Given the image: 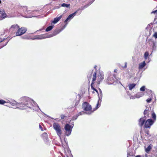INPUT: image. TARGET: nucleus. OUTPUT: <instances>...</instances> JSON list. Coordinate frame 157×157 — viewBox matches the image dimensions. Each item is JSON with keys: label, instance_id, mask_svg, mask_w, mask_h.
<instances>
[{"label": "nucleus", "instance_id": "nucleus-36", "mask_svg": "<svg viewBox=\"0 0 157 157\" xmlns=\"http://www.w3.org/2000/svg\"><path fill=\"white\" fill-rule=\"evenodd\" d=\"M145 133L146 134H147V135H150L149 132L148 130H145Z\"/></svg>", "mask_w": 157, "mask_h": 157}, {"label": "nucleus", "instance_id": "nucleus-2", "mask_svg": "<svg viewBox=\"0 0 157 157\" xmlns=\"http://www.w3.org/2000/svg\"><path fill=\"white\" fill-rule=\"evenodd\" d=\"M21 102L19 103L15 101H13L12 104L13 105H15L21 109H25L28 108H30L32 105L31 101L29 97H22L20 98Z\"/></svg>", "mask_w": 157, "mask_h": 157}, {"label": "nucleus", "instance_id": "nucleus-13", "mask_svg": "<svg viewBox=\"0 0 157 157\" xmlns=\"http://www.w3.org/2000/svg\"><path fill=\"white\" fill-rule=\"evenodd\" d=\"M146 63L145 61H143L142 62L140 63L139 64V69H141L143 68L145 65Z\"/></svg>", "mask_w": 157, "mask_h": 157}, {"label": "nucleus", "instance_id": "nucleus-55", "mask_svg": "<svg viewBox=\"0 0 157 157\" xmlns=\"http://www.w3.org/2000/svg\"><path fill=\"white\" fill-rule=\"evenodd\" d=\"M71 157H72V155L71 154Z\"/></svg>", "mask_w": 157, "mask_h": 157}, {"label": "nucleus", "instance_id": "nucleus-53", "mask_svg": "<svg viewBox=\"0 0 157 157\" xmlns=\"http://www.w3.org/2000/svg\"><path fill=\"white\" fill-rule=\"evenodd\" d=\"M1 3V0H0V4Z\"/></svg>", "mask_w": 157, "mask_h": 157}, {"label": "nucleus", "instance_id": "nucleus-9", "mask_svg": "<svg viewBox=\"0 0 157 157\" xmlns=\"http://www.w3.org/2000/svg\"><path fill=\"white\" fill-rule=\"evenodd\" d=\"M0 16L2 19H3L6 17L7 15L3 9H0Z\"/></svg>", "mask_w": 157, "mask_h": 157}, {"label": "nucleus", "instance_id": "nucleus-3", "mask_svg": "<svg viewBox=\"0 0 157 157\" xmlns=\"http://www.w3.org/2000/svg\"><path fill=\"white\" fill-rule=\"evenodd\" d=\"M27 31L26 28L22 27L21 28L19 26V28L16 32V35L17 36H20L25 34Z\"/></svg>", "mask_w": 157, "mask_h": 157}, {"label": "nucleus", "instance_id": "nucleus-54", "mask_svg": "<svg viewBox=\"0 0 157 157\" xmlns=\"http://www.w3.org/2000/svg\"><path fill=\"white\" fill-rule=\"evenodd\" d=\"M67 151L68 152V149H67Z\"/></svg>", "mask_w": 157, "mask_h": 157}, {"label": "nucleus", "instance_id": "nucleus-37", "mask_svg": "<svg viewBox=\"0 0 157 157\" xmlns=\"http://www.w3.org/2000/svg\"><path fill=\"white\" fill-rule=\"evenodd\" d=\"M65 116L63 115H61L60 116V117L62 119H63L64 118Z\"/></svg>", "mask_w": 157, "mask_h": 157}, {"label": "nucleus", "instance_id": "nucleus-12", "mask_svg": "<svg viewBox=\"0 0 157 157\" xmlns=\"http://www.w3.org/2000/svg\"><path fill=\"white\" fill-rule=\"evenodd\" d=\"M149 112L150 111L148 109H145L144 110V117L145 118L148 117L149 115Z\"/></svg>", "mask_w": 157, "mask_h": 157}, {"label": "nucleus", "instance_id": "nucleus-46", "mask_svg": "<svg viewBox=\"0 0 157 157\" xmlns=\"http://www.w3.org/2000/svg\"><path fill=\"white\" fill-rule=\"evenodd\" d=\"M43 136H44V135H47V133L45 132H44V133L42 135Z\"/></svg>", "mask_w": 157, "mask_h": 157}, {"label": "nucleus", "instance_id": "nucleus-31", "mask_svg": "<svg viewBox=\"0 0 157 157\" xmlns=\"http://www.w3.org/2000/svg\"><path fill=\"white\" fill-rule=\"evenodd\" d=\"M145 86H142L140 88V90L142 91H144L145 90Z\"/></svg>", "mask_w": 157, "mask_h": 157}, {"label": "nucleus", "instance_id": "nucleus-14", "mask_svg": "<svg viewBox=\"0 0 157 157\" xmlns=\"http://www.w3.org/2000/svg\"><path fill=\"white\" fill-rule=\"evenodd\" d=\"M62 16L61 15L58 17H56L54 19L53 21L52 22L54 24H55L58 22L61 18Z\"/></svg>", "mask_w": 157, "mask_h": 157}, {"label": "nucleus", "instance_id": "nucleus-44", "mask_svg": "<svg viewBox=\"0 0 157 157\" xmlns=\"http://www.w3.org/2000/svg\"><path fill=\"white\" fill-rule=\"evenodd\" d=\"M127 63H125V65H124V67L125 68H126L127 67Z\"/></svg>", "mask_w": 157, "mask_h": 157}, {"label": "nucleus", "instance_id": "nucleus-17", "mask_svg": "<svg viewBox=\"0 0 157 157\" xmlns=\"http://www.w3.org/2000/svg\"><path fill=\"white\" fill-rule=\"evenodd\" d=\"M136 84L135 83H132L129 85V89L130 90H132L133 88H134Z\"/></svg>", "mask_w": 157, "mask_h": 157}, {"label": "nucleus", "instance_id": "nucleus-38", "mask_svg": "<svg viewBox=\"0 0 157 157\" xmlns=\"http://www.w3.org/2000/svg\"><path fill=\"white\" fill-rule=\"evenodd\" d=\"M130 98L131 99H133L135 98V97L133 96H130Z\"/></svg>", "mask_w": 157, "mask_h": 157}, {"label": "nucleus", "instance_id": "nucleus-51", "mask_svg": "<svg viewBox=\"0 0 157 157\" xmlns=\"http://www.w3.org/2000/svg\"><path fill=\"white\" fill-rule=\"evenodd\" d=\"M78 114L79 115H81L82 114V112H80Z\"/></svg>", "mask_w": 157, "mask_h": 157}, {"label": "nucleus", "instance_id": "nucleus-8", "mask_svg": "<svg viewBox=\"0 0 157 157\" xmlns=\"http://www.w3.org/2000/svg\"><path fill=\"white\" fill-rule=\"evenodd\" d=\"M115 81V79H114L112 75H110L107 78L106 82L109 84H113Z\"/></svg>", "mask_w": 157, "mask_h": 157}, {"label": "nucleus", "instance_id": "nucleus-20", "mask_svg": "<svg viewBox=\"0 0 157 157\" xmlns=\"http://www.w3.org/2000/svg\"><path fill=\"white\" fill-rule=\"evenodd\" d=\"M74 102L75 103V106L73 108H73V109L75 110L76 108L75 107L78 105L79 102V101L75 100L74 101Z\"/></svg>", "mask_w": 157, "mask_h": 157}, {"label": "nucleus", "instance_id": "nucleus-42", "mask_svg": "<svg viewBox=\"0 0 157 157\" xmlns=\"http://www.w3.org/2000/svg\"><path fill=\"white\" fill-rule=\"evenodd\" d=\"M112 76H113V78H114V79H115V78L116 79V75L115 74H113V75H112Z\"/></svg>", "mask_w": 157, "mask_h": 157}, {"label": "nucleus", "instance_id": "nucleus-25", "mask_svg": "<svg viewBox=\"0 0 157 157\" xmlns=\"http://www.w3.org/2000/svg\"><path fill=\"white\" fill-rule=\"evenodd\" d=\"M65 129L67 132H69V124H67L65 127Z\"/></svg>", "mask_w": 157, "mask_h": 157}, {"label": "nucleus", "instance_id": "nucleus-33", "mask_svg": "<svg viewBox=\"0 0 157 157\" xmlns=\"http://www.w3.org/2000/svg\"><path fill=\"white\" fill-rule=\"evenodd\" d=\"M69 136V133H67V132L66 133L65 137L64 138V140L66 142V140H67V139L66 138V136Z\"/></svg>", "mask_w": 157, "mask_h": 157}, {"label": "nucleus", "instance_id": "nucleus-22", "mask_svg": "<svg viewBox=\"0 0 157 157\" xmlns=\"http://www.w3.org/2000/svg\"><path fill=\"white\" fill-rule=\"evenodd\" d=\"M94 84H91V88L92 90H94L96 91L97 93L98 94V90L94 87Z\"/></svg>", "mask_w": 157, "mask_h": 157}, {"label": "nucleus", "instance_id": "nucleus-11", "mask_svg": "<svg viewBox=\"0 0 157 157\" xmlns=\"http://www.w3.org/2000/svg\"><path fill=\"white\" fill-rule=\"evenodd\" d=\"M146 119L144 117H142L140 118L139 120V124L141 127H142L145 124Z\"/></svg>", "mask_w": 157, "mask_h": 157}, {"label": "nucleus", "instance_id": "nucleus-10", "mask_svg": "<svg viewBox=\"0 0 157 157\" xmlns=\"http://www.w3.org/2000/svg\"><path fill=\"white\" fill-rule=\"evenodd\" d=\"M8 41L7 38L2 39L0 38V42H3L2 45L1 46V48L6 45L8 43Z\"/></svg>", "mask_w": 157, "mask_h": 157}, {"label": "nucleus", "instance_id": "nucleus-19", "mask_svg": "<svg viewBox=\"0 0 157 157\" xmlns=\"http://www.w3.org/2000/svg\"><path fill=\"white\" fill-rule=\"evenodd\" d=\"M78 10L76 11L75 12L73 13H72L70 15H69V19L71 18H73V17L75 16L76 14V13H77L78 12Z\"/></svg>", "mask_w": 157, "mask_h": 157}, {"label": "nucleus", "instance_id": "nucleus-4", "mask_svg": "<svg viewBox=\"0 0 157 157\" xmlns=\"http://www.w3.org/2000/svg\"><path fill=\"white\" fill-rule=\"evenodd\" d=\"M53 127L54 129L56 130L57 135L60 137L62 134V131L61 129V128L58 123H54L53 125Z\"/></svg>", "mask_w": 157, "mask_h": 157}, {"label": "nucleus", "instance_id": "nucleus-45", "mask_svg": "<svg viewBox=\"0 0 157 157\" xmlns=\"http://www.w3.org/2000/svg\"><path fill=\"white\" fill-rule=\"evenodd\" d=\"M98 89H99V91L100 93V94H102V91H101V89L100 88H98Z\"/></svg>", "mask_w": 157, "mask_h": 157}, {"label": "nucleus", "instance_id": "nucleus-50", "mask_svg": "<svg viewBox=\"0 0 157 157\" xmlns=\"http://www.w3.org/2000/svg\"><path fill=\"white\" fill-rule=\"evenodd\" d=\"M117 72V69H115L114 70V72H116V73Z\"/></svg>", "mask_w": 157, "mask_h": 157}, {"label": "nucleus", "instance_id": "nucleus-5", "mask_svg": "<svg viewBox=\"0 0 157 157\" xmlns=\"http://www.w3.org/2000/svg\"><path fill=\"white\" fill-rule=\"evenodd\" d=\"M82 109L86 111H91L92 107L91 105L88 102H84L82 105Z\"/></svg>", "mask_w": 157, "mask_h": 157}, {"label": "nucleus", "instance_id": "nucleus-6", "mask_svg": "<svg viewBox=\"0 0 157 157\" xmlns=\"http://www.w3.org/2000/svg\"><path fill=\"white\" fill-rule=\"evenodd\" d=\"M19 25L17 24H14L11 26L9 29V30L12 33H16L19 28Z\"/></svg>", "mask_w": 157, "mask_h": 157}, {"label": "nucleus", "instance_id": "nucleus-7", "mask_svg": "<svg viewBox=\"0 0 157 157\" xmlns=\"http://www.w3.org/2000/svg\"><path fill=\"white\" fill-rule=\"evenodd\" d=\"M154 122L151 119H147L144 124V127L147 128H150L151 126L153 124Z\"/></svg>", "mask_w": 157, "mask_h": 157}, {"label": "nucleus", "instance_id": "nucleus-58", "mask_svg": "<svg viewBox=\"0 0 157 157\" xmlns=\"http://www.w3.org/2000/svg\"><path fill=\"white\" fill-rule=\"evenodd\" d=\"M97 86H97V85H96V87H97Z\"/></svg>", "mask_w": 157, "mask_h": 157}, {"label": "nucleus", "instance_id": "nucleus-48", "mask_svg": "<svg viewBox=\"0 0 157 157\" xmlns=\"http://www.w3.org/2000/svg\"><path fill=\"white\" fill-rule=\"evenodd\" d=\"M135 157H141V156L140 155H137Z\"/></svg>", "mask_w": 157, "mask_h": 157}, {"label": "nucleus", "instance_id": "nucleus-56", "mask_svg": "<svg viewBox=\"0 0 157 157\" xmlns=\"http://www.w3.org/2000/svg\"><path fill=\"white\" fill-rule=\"evenodd\" d=\"M40 128H41V126L40 125Z\"/></svg>", "mask_w": 157, "mask_h": 157}, {"label": "nucleus", "instance_id": "nucleus-21", "mask_svg": "<svg viewBox=\"0 0 157 157\" xmlns=\"http://www.w3.org/2000/svg\"><path fill=\"white\" fill-rule=\"evenodd\" d=\"M44 36V35H38L36 37V38L37 39H44L45 38V37Z\"/></svg>", "mask_w": 157, "mask_h": 157}, {"label": "nucleus", "instance_id": "nucleus-28", "mask_svg": "<svg viewBox=\"0 0 157 157\" xmlns=\"http://www.w3.org/2000/svg\"><path fill=\"white\" fill-rule=\"evenodd\" d=\"M79 116V115L78 114H76V115H75L73 117L72 120H76Z\"/></svg>", "mask_w": 157, "mask_h": 157}, {"label": "nucleus", "instance_id": "nucleus-23", "mask_svg": "<svg viewBox=\"0 0 157 157\" xmlns=\"http://www.w3.org/2000/svg\"><path fill=\"white\" fill-rule=\"evenodd\" d=\"M53 27V26H50L48 27L46 29V32H48L52 30Z\"/></svg>", "mask_w": 157, "mask_h": 157}, {"label": "nucleus", "instance_id": "nucleus-52", "mask_svg": "<svg viewBox=\"0 0 157 157\" xmlns=\"http://www.w3.org/2000/svg\"><path fill=\"white\" fill-rule=\"evenodd\" d=\"M97 67V66H96V65H95V66H94V68L95 69H96V67Z\"/></svg>", "mask_w": 157, "mask_h": 157}, {"label": "nucleus", "instance_id": "nucleus-16", "mask_svg": "<svg viewBox=\"0 0 157 157\" xmlns=\"http://www.w3.org/2000/svg\"><path fill=\"white\" fill-rule=\"evenodd\" d=\"M71 120H70L69 121V123H71V125L69 124V135L71 134V129L74 126V124H73V122L71 123Z\"/></svg>", "mask_w": 157, "mask_h": 157}, {"label": "nucleus", "instance_id": "nucleus-43", "mask_svg": "<svg viewBox=\"0 0 157 157\" xmlns=\"http://www.w3.org/2000/svg\"><path fill=\"white\" fill-rule=\"evenodd\" d=\"M152 13H157V10L153 11Z\"/></svg>", "mask_w": 157, "mask_h": 157}, {"label": "nucleus", "instance_id": "nucleus-40", "mask_svg": "<svg viewBox=\"0 0 157 157\" xmlns=\"http://www.w3.org/2000/svg\"><path fill=\"white\" fill-rule=\"evenodd\" d=\"M90 1L89 2L90 4H91L95 0H90Z\"/></svg>", "mask_w": 157, "mask_h": 157}, {"label": "nucleus", "instance_id": "nucleus-32", "mask_svg": "<svg viewBox=\"0 0 157 157\" xmlns=\"http://www.w3.org/2000/svg\"><path fill=\"white\" fill-rule=\"evenodd\" d=\"M151 98H149L147 99L146 101L147 103H149L151 102Z\"/></svg>", "mask_w": 157, "mask_h": 157}, {"label": "nucleus", "instance_id": "nucleus-49", "mask_svg": "<svg viewBox=\"0 0 157 157\" xmlns=\"http://www.w3.org/2000/svg\"><path fill=\"white\" fill-rule=\"evenodd\" d=\"M65 154H66V155L67 156V157H68V155L67 154V153H66V150H65Z\"/></svg>", "mask_w": 157, "mask_h": 157}, {"label": "nucleus", "instance_id": "nucleus-15", "mask_svg": "<svg viewBox=\"0 0 157 157\" xmlns=\"http://www.w3.org/2000/svg\"><path fill=\"white\" fill-rule=\"evenodd\" d=\"M152 145L151 144H150L145 149V151L146 153H148L149 151L152 149Z\"/></svg>", "mask_w": 157, "mask_h": 157}, {"label": "nucleus", "instance_id": "nucleus-57", "mask_svg": "<svg viewBox=\"0 0 157 157\" xmlns=\"http://www.w3.org/2000/svg\"><path fill=\"white\" fill-rule=\"evenodd\" d=\"M40 128H41V126L40 125Z\"/></svg>", "mask_w": 157, "mask_h": 157}, {"label": "nucleus", "instance_id": "nucleus-24", "mask_svg": "<svg viewBox=\"0 0 157 157\" xmlns=\"http://www.w3.org/2000/svg\"><path fill=\"white\" fill-rule=\"evenodd\" d=\"M149 40L150 42L149 44H152V47L154 48L155 45L154 41L152 39Z\"/></svg>", "mask_w": 157, "mask_h": 157}, {"label": "nucleus", "instance_id": "nucleus-29", "mask_svg": "<svg viewBox=\"0 0 157 157\" xmlns=\"http://www.w3.org/2000/svg\"><path fill=\"white\" fill-rule=\"evenodd\" d=\"M61 6L63 7H69V4H66L63 3L61 5Z\"/></svg>", "mask_w": 157, "mask_h": 157}, {"label": "nucleus", "instance_id": "nucleus-30", "mask_svg": "<svg viewBox=\"0 0 157 157\" xmlns=\"http://www.w3.org/2000/svg\"><path fill=\"white\" fill-rule=\"evenodd\" d=\"M6 103V101H5L0 100V104H3Z\"/></svg>", "mask_w": 157, "mask_h": 157}, {"label": "nucleus", "instance_id": "nucleus-39", "mask_svg": "<svg viewBox=\"0 0 157 157\" xmlns=\"http://www.w3.org/2000/svg\"><path fill=\"white\" fill-rule=\"evenodd\" d=\"M98 105H99V103H98H98H97V105H96V109H97L98 108Z\"/></svg>", "mask_w": 157, "mask_h": 157}, {"label": "nucleus", "instance_id": "nucleus-1", "mask_svg": "<svg viewBox=\"0 0 157 157\" xmlns=\"http://www.w3.org/2000/svg\"><path fill=\"white\" fill-rule=\"evenodd\" d=\"M87 78L89 82L92 78L91 84H94L96 83L98 85L104 79V75L102 73L100 72L98 73V71H96L93 74L92 72H89L87 74Z\"/></svg>", "mask_w": 157, "mask_h": 157}, {"label": "nucleus", "instance_id": "nucleus-47", "mask_svg": "<svg viewBox=\"0 0 157 157\" xmlns=\"http://www.w3.org/2000/svg\"><path fill=\"white\" fill-rule=\"evenodd\" d=\"M56 34L57 33L55 34H54V32H53V33H52V34L51 35V36L50 37L53 36L54 35H55V34Z\"/></svg>", "mask_w": 157, "mask_h": 157}, {"label": "nucleus", "instance_id": "nucleus-34", "mask_svg": "<svg viewBox=\"0 0 157 157\" xmlns=\"http://www.w3.org/2000/svg\"><path fill=\"white\" fill-rule=\"evenodd\" d=\"M154 36L155 38H157V32H155L153 35Z\"/></svg>", "mask_w": 157, "mask_h": 157}, {"label": "nucleus", "instance_id": "nucleus-35", "mask_svg": "<svg viewBox=\"0 0 157 157\" xmlns=\"http://www.w3.org/2000/svg\"><path fill=\"white\" fill-rule=\"evenodd\" d=\"M133 155L131 154L130 152L128 153L127 154V157H129L131 156H133Z\"/></svg>", "mask_w": 157, "mask_h": 157}, {"label": "nucleus", "instance_id": "nucleus-27", "mask_svg": "<svg viewBox=\"0 0 157 157\" xmlns=\"http://www.w3.org/2000/svg\"><path fill=\"white\" fill-rule=\"evenodd\" d=\"M143 95H142L140 93H138L136 95L135 97L137 98H140L142 97Z\"/></svg>", "mask_w": 157, "mask_h": 157}, {"label": "nucleus", "instance_id": "nucleus-41", "mask_svg": "<svg viewBox=\"0 0 157 157\" xmlns=\"http://www.w3.org/2000/svg\"><path fill=\"white\" fill-rule=\"evenodd\" d=\"M69 20V16L67 17L66 20L64 22H67Z\"/></svg>", "mask_w": 157, "mask_h": 157}, {"label": "nucleus", "instance_id": "nucleus-26", "mask_svg": "<svg viewBox=\"0 0 157 157\" xmlns=\"http://www.w3.org/2000/svg\"><path fill=\"white\" fill-rule=\"evenodd\" d=\"M152 117L153 118V119L155 121L156 120V116L155 114L154 113H153L151 114Z\"/></svg>", "mask_w": 157, "mask_h": 157}, {"label": "nucleus", "instance_id": "nucleus-18", "mask_svg": "<svg viewBox=\"0 0 157 157\" xmlns=\"http://www.w3.org/2000/svg\"><path fill=\"white\" fill-rule=\"evenodd\" d=\"M149 54L148 52H146L144 54V56L145 60H147L149 58Z\"/></svg>", "mask_w": 157, "mask_h": 157}]
</instances>
